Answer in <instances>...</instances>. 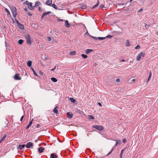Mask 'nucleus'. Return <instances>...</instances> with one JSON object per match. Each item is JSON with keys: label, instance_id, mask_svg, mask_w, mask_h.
I'll use <instances>...</instances> for the list:
<instances>
[{"label": "nucleus", "instance_id": "1", "mask_svg": "<svg viewBox=\"0 0 158 158\" xmlns=\"http://www.w3.org/2000/svg\"><path fill=\"white\" fill-rule=\"evenodd\" d=\"M12 13L13 14V17L15 18L17 16V10L15 7H12L11 9Z\"/></svg>", "mask_w": 158, "mask_h": 158}, {"label": "nucleus", "instance_id": "2", "mask_svg": "<svg viewBox=\"0 0 158 158\" xmlns=\"http://www.w3.org/2000/svg\"><path fill=\"white\" fill-rule=\"evenodd\" d=\"M144 52H140L138 54L136 57V60L137 61H139L140 60L141 56H142L143 57L144 56Z\"/></svg>", "mask_w": 158, "mask_h": 158}, {"label": "nucleus", "instance_id": "3", "mask_svg": "<svg viewBox=\"0 0 158 158\" xmlns=\"http://www.w3.org/2000/svg\"><path fill=\"white\" fill-rule=\"evenodd\" d=\"M93 127L96 128L99 131L102 130L104 129L103 127L101 125H94L93 126Z\"/></svg>", "mask_w": 158, "mask_h": 158}, {"label": "nucleus", "instance_id": "4", "mask_svg": "<svg viewBox=\"0 0 158 158\" xmlns=\"http://www.w3.org/2000/svg\"><path fill=\"white\" fill-rule=\"evenodd\" d=\"M25 37L27 40V43L28 44H31V42L30 35L27 34L25 35Z\"/></svg>", "mask_w": 158, "mask_h": 158}, {"label": "nucleus", "instance_id": "5", "mask_svg": "<svg viewBox=\"0 0 158 158\" xmlns=\"http://www.w3.org/2000/svg\"><path fill=\"white\" fill-rule=\"evenodd\" d=\"M24 3L27 5L28 8L30 10H32L33 9V7L32 5L31 2H28L27 1H26L24 2Z\"/></svg>", "mask_w": 158, "mask_h": 158}, {"label": "nucleus", "instance_id": "6", "mask_svg": "<svg viewBox=\"0 0 158 158\" xmlns=\"http://www.w3.org/2000/svg\"><path fill=\"white\" fill-rule=\"evenodd\" d=\"M14 79L16 80H20L21 77L19 76V75L18 73L16 74L14 76Z\"/></svg>", "mask_w": 158, "mask_h": 158}, {"label": "nucleus", "instance_id": "7", "mask_svg": "<svg viewBox=\"0 0 158 158\" xmlns=\"http://www.w3.org/2000/svg\"><path fill=\"white\" fill-rule=\"evenodd\" d=\"M26 146L27 148H29L31 147H32L33 146V144L29 142L27 143Z\"/></svg>", "mask_w": 158, "mask_h": 158}, {"label": "nucleus", "instance_id": "8", "mask_svg": "<svg viewBox=\"0 0 158 158\" xmlns=\"http://www.w3.org/2000/svg\"><path fill=\"white\" fill-rule=\"evenodd\" d=\"M67 115L68 118L70 119L72 118L73 114L72 113L68 112L67 113Z\"/></svg>", "mask_w": 158, "mask_h": 158}, {"label": "nucleus", "instance_id": "9", "mask_svg": "<svg viewBox=\"0 0 158 158\" xmlns=\"http://www.w3.org/2000/svg\"><path fill=\"white\" fill-rule=\"evenodd\" d=\"M51 13V11H48V12H46L44 13L42 15V17H41L42 19H43V17L44 16H45L47 15H48L49 14H50Z\"/></svg>", "mask_w": 158, "mask_h": 158}, {"label": "nucleus", "instance_id": "10", "mask_svg": "<svg viewBox=\"0 0 158 158\" xmlns=\"http://www.w3.org/2000/svg\"><path fill=\"white\" fill-rule=\"evenodd\" d=\"M58 107L57 106L55 107L53 110V112L56 114L58 113Z\"/></svg>", "mask_w": 158, "mask_h": 158}, {"label": "nucleus", "instance_id": "11", "mask_svg": "<svg viewBox=\"0 0 158 158\" xmlns=\"http://www.w3.org/2000/svg\"><path fill=\"white\" fill-rule=\"evenodd\" d=\"M44 150V148L42 147H39V148H38V150L39 152L40 153H42V152H43Z\"/></svg>", "mask_w": 158, "mask_h": 158}, {"label": "nucleus", "instance_id": "12", "mask_svg": "<svg viewBox=\"0 0 158 158\" xmlns=\"http://www.w3.org/2000/svg\"><path fill=\"white\" fill-rule=\"evenodd\" d=\"M52 0H47L46 4L48 5L51 6L52 4Z\"/></svg>", "mask_w": 158, "mask_h": 158}, {"label": "nucleus", "instance_id": "13", "mask_svg": "<svg viewBox=\"0 0 158 158\" xmlns=\"http://www.w3.org/2000/svg\"><path fill=\"white\" fill-rule=\"evenodd\" d=\"M6 137V135H3V136L2 138V139L0 140V143H1L2 142L4 141Z\"/></svg>", "mask_w": 158, "mask_h": 158}, {"label": "nucleus", "instance_id": "14", "mask_svg": "<svg viewBox=\"0 0 158 158\" xmlns=\"http://www.w3.org/2000/svg\"><path fill=\"white\" fill-rule=\"evenodd\" d=\"M57 157V155L54 153H52L51 155L50 158H56Z\"/></svg>", "mask_w": 158, "mask_h": 158}, {"label": "nucleus", "instance_id": "15", "mask_svg": "<svg viewBox=\"0 0 158 158\" xmlns=\"http://www.w3.org/2000/svg\"><path fill=\"white\" fill-rule=\"evenodd\" d=\"M65 25L66 27H67L69 28L70 27V24L69 23V22L68 20H66L65 21Z\"/></svg>", "mask_w": 158, "mask_h": 158}, {"label": "nucleus", "instance_id": "16", "mask_svg": "<svg viewBox=\"0 0 158 158\" xmlns=\"http://www.w3.org/2000/svg\"><path fill=\"white\" fill-rule=\"evenodd\" d=\"M25 145L23 144V145H19V149L20 150H22L23 148H24L25 147Z\"/></svg>", "mask_w": 158, "mask_h": 158}, {"label": "nucleus", "instance_id": "17", "mask_svg": "<svg viewBox=\"0 0 158 158\" xmlns=\"http://www.w3.org/2000/svg\"><path fill=\"white\" fill-rule=\"evenodd\" d=\"M41 4V3L39 1H37L35 2L34 7H37L38 6H40Z\"/></svg>", "mask_w": 158, "mask_h": 158}, {"label": "nucleus", "instance_id": "18", "mask_svg": "<svg viewBox=\"0 0 158 158\" xmlns=\"http://www.w3.org/2000/svg\"><path fill=\"white\" fill-rule=\"evenodd\" d=\"M93 50L91 49H87L85 50V52L86 54H88L90 52L93 51Z\"/></svg>", "mask_w": 158, "mask_h": 158}, {"label": "nucleus", "instance_id": "19", "mask_svg": "<svg viewBox=\"0 0 158 158\" xmlns=\"http://www.w3.org/2000/svg\"><path fill=\"white\" fill-rule=\"evenodd\" d=\"M33 119H32L30 122V123L29 124V125L27 126V127H26V129H28L31 126V125L32 124V122H33Z\"/></svg>", "mask_w": 158, "mask_h": 158}, {"label": "nucleus", "instance_id": "20", "mask_svg": "<svg viewBox=\"0 0 158 158\" xmlns=\"http://www.w3.org/2000/svg\"><path fill=\"white\" fill-rule=\"evenodd\" d=\"M33 119H32L30 122V123L29 124V125L27 126V127H26V129H28L31 126V125L32 124V122H33Z\"/></svg>", "mask_w": 158, "mask_h": 158}, {"label": "nucleus", "instance_id": "21", "mask_svg": "<svg viewBox=\"0 0 158 158\" xmlns=\"http://www.w3.org/2000/svg\"><path fill=\"white\" fill-rule=\"evenodd\" d=\"M126 47H129L130 46V42L128 40H127L126 41Z\"/></svg>", "mask_w": 158, "mask_h": 158}, {"label": "nucleus", "instance_id": "22", "mask_svg": "<svg viewBox=\"0 0 158 158\" xmlns=\"http://www.w3.org/2000/svg\"><path fill=\"white\" fill-rule=\"evenodd\" d=\"M99 1L98 0V2H97V3L95 5H94L93 7L92 8V9H93L94 8H95L97 7V6H98V5H99Z\"/></svg>", "mask_w": 158, "mask_h": 158}, {"label": "nucleus", "instance_id": "23", "mask_svg": "<svg viewBox=\"0 0 158 158\" xmlns=\"http://www.w3.org/2000/svg\"><path fill=\"white\" fill-rule=\"evenodd\" d=\"M18 25L19 26V27L20 29H23L24 28V26L22 24L19 23Z\"/></svg>", "mask_w": 158, "mask_h": 158}, {"label": "nucleus", "instance_id": "24", "mask_svg": "<svg viewBox=\"0 0 158 158\" xmlns=\"http://www.w3.org/2000/svg\"><path fill=\"white\" fill-rule=\"evenodd\" d=\"M31 64H32V62H31V61H28L27 62V66L28 67H31Z\"/></svg>", "mask_w": 158, "mask_h": 158}, {"label": "nucleus", "instance_id": "25", "mask_svg": "<svg viewBox=\"0 0 158 158\" xmlns=\"http://www.w3.org/2000/svg\"><path fill=\"white\" fill-rule=\"evenodd\" d=\"M5 11L7 13V15L8 16L9 15H11L10 13L9 10L6 8L5 9Z\"/></svg>", "mask_w": 158, "mask_h": 158}, {"label": "nucleus", "instance_id": "26", "mask_svg": "<svg viewBox=\"0 0 158 158\" xmlns=\"http://www.w3.org/2000/svg\"><path fill=\"white\" fill-rule=\"evenodd\" d=\"M51 80L54 82H56L57 81V79L55 77H52L51 78Z\"/></svg>", "mask_w": 158, "mask_h": 158}, {"label": "nucleus", "instance_id": "27", "mask_svg": "<svg viewBox=\"0 0 158 158\" xmlns=\"http://www.w3.org/2000/svg\"><path fill=\"white\" fill-rule=\"evenodd\" d=\"M70 101L72 102H73V103H74L76 101V100L75 99H74L73 98H70Z\"/></svg>", "mask_w": 158, "mask_h": 158}, {"label": "nucleus", "instance_id": "28", "mask_svg": "<svg viewBox=\"0 0 158 158\" xmlns=\"http://www.w3.org/2000/svg\"><path fill=\"white\" fill-rule=\"evenodd\" d=\"M88 118L90 119H94V118L93 116L91 115H89L88 116Z\"/></svg>", "mask_w": 158, "mask_h": 158}, {"label": "nucleus", "instance_id": "29", "mask_svg": "<svg viewBox=\"0 0 158 158\" xmlns=\"http://www.w3.org/2000/svg\"><path fill=\"white\" fill-rule=\"evenodd\" d=\"M76 54V52L75 51H73L70 52V54L71 55H74Z\"/></svg>", "mask_w": 158, "mask_h": 158}, {"label": "nucleus", "instance_id": "30", "mask_svg": "<svg viewBox=\"0 0 158 158\" xmlns=\"http://www.w3.org/2000/svg\"><path fill=\"white\" fill-rule=\"evenodd\" d=\"M23 40H19L18 43L19 44H23Z\"/></svg>", "mask_w": 158, "mask_h": 158}, {"label": "nucleus", "instance_id": "31", "mask_svg": "<svg viewBox=\"0 0 158 158\" xmlns=\"http://www.w3.org/2000/svg\"><path fill=\"white\" fill-rule=\"evenodd\" d=\"M81 56L83 58H86L87 57V56L84 54H82L81 55Z\"/></svg>", "mask_w": 158, "mask_h": 158}, {"label": "nucleus", "instance_id": "32", "mask_svg": "<svg viewBox=\"0 0 158 158\" xmlns=\"http://www.w3.org/2000/svg\"><path fill=\"white\" fill-rule=\"evenodd\" d=\"M106 38V37H98V39L99 40H103Z\"/></svg>", "mask_w": 158, "mask_h": 158}, {"label": "nucleus", "instance_id": "33", "mask_svg": "<svg viewBox=\"0 0 158 158\" xmlns=\"http://www.w3.org/2000/svg\"><path fill=\"white\" fill-rule=\"evenodd\" d=\"M52 6L53 8H55V9H56L57 8V6H56V5L55 4H53L52 5Z\"/></svg>", "mask_w": 158, "mask_h": 158}, {"label": "nucleus", "instance_id": "34", "mask_svg": "<svg viewBox=\"0 0 158 158\" xmlns=\"http://www.w3.org/2000/svg\"><path fill=\"white\" fill-rule=\"evenodd\" d=\"M144 25H144L145 27L147 28H148L149 27V25H148L146 23H145Z\"/></svg>", "mask_w": 158, "mask_h": 158}, {"label": "nucleus", "instance_id": "35", "mask_svg": "<svg viewBox=\"0 0 158 158\" xmlns=\"http://www.w3.org/2000/svg\"><path fill=\"white\" fill-rule=\"evenodd\" d=\"M105 37H106V38H111L112 37V36H111V35H108L107 36H106Z\"/></svg>", "mask_w": 158, "mask_h": 158}, {"label": "nucleus", "instance_id": "36", "mask_svg": "<svg viewBox=\"0 0 158 158\" xmlns=\"http://www.w3.org/2000/svg\"><path fill=\"white\" fill-rule=\"evenodd\" d=\"M47 40L48 41H51L52 39H51V38L50 37L48 36L47 37Z\"/></svg>", "mask_w": 158, "mask_h": 158}, {"label": "nucleus", "instance_id": "37", "mask_svg": "<svg viewBox=\"0 0 158 158\" xmlns=\"http://www.w3.org/2000/svg\"><path fill=\"white\" fill-rule=\"evenodd\" d=\"M92 38L95 39V40H98V37H96L93 36H90Z\"/></svg>", "mask_w": 158, "mask_h": 158}, {"label": "nucleus", "instance_id": "38", "mask_svg": "<svg viewBox=\"0 0 158 158\" xmlns=\"http://www.w3.org/2000/svg\"><path fill=\"white\" fill-rule=\"evenodd\" d=\"M120 143V140H118L116 142V143L115 144V145H117L118 144Z\"/></svg>", "mask_w": 158, "mask_h": 158}, {"label": "nucleus", "instance_id": "39", "mask_svg": "<svg viewBox=\"0 0 158 158\" xmlns=\"http://www.w3.org/2000/svg\"><path fill=\"white\" fill-rule=\"evenodd\" d=\"M15 20L16 23L18 25L19 24V23L18 20H17L15 18Z\"/></svg>", "mask_w": 158, "mask_h": 158}, {"label": "nucleus", "instance_id": "40", "mask_svg": "<svg viewBox=\"0 0 158 158\" xmlns=\"http://www.w3.org/2000/svg\"><path fill=\"white\" fill-rule=\"evenodd\" d=\"M82 8L83 9H85L86 8V6L85 5H82Z\"/></svg>", "mask_w": 158, "mask_h": 158}, {"label": "nucleus", "instance_id": "41", "mask_svg": "<svg viewBox=\"0 0 158 158\" xmlns=\"http://www.w3.org/2000/svg\"><path fill=\"white\" fill-rule=\"evenodd\" d=\"M140 48V46L139 45H137L135 48V49H139Z\"/></svg>", "mask_w": 158, "mask_h": 158}, {"label": "nucleus", "instance_id": "42", "mask_svg": "<svg viewBox=\"0 0 158 158\" xmlns=\"http://www.w3.org/2000/svg\"><path fill=\"white\" fill-rule=\"evenodd\" d=\"M152 73L151 71H150V72H149V77L151 78V76H152Z\"/></svg>", "mask_w": 158, "mask_h": 158}, {"label": "nucleus", "instance_id": "43", "mask_svg": "<svg viewBox=\"0 0 158 158\" xmlns=\"http://www.w3.org/2000/svg\"><path fill=\"white\" fill-rule=\"evenodd\" d=\"M32 70V71H33V72L34 75L35 76H37V74L34 71V70Z\"/></svg>", "mask_w": 158, "mask_h": 158}, {"label": "nucleus", "instance_id": "44", "mask_svg": "<svg viewBox=\"0 0 158 158\" xmlns=\"http://www.w3.org/2000/svg\"><path fill=\"white\" fill-rule=\"evenodd\" d=\"M135 80H135V79H133V80H132V81H131V82L130 83H134V82H135Z\"/></svg>", "mask_w": 158, "mask_h": 158}, {"label": "nucleus", "instance_id": "45", "mask_svg": "<svg viewBox=\"0 0 158 158\" xmlns=\"http://www.w3.org/2000/svg\"><path fill=\"white\" fill-rule=\"evenodd\" d=\"M23 118H24V116L23 115V116H22V117L20 119V121H22L23 120Z\"/></svg>", "mask_w": 158, "mask_h": 158}, {"label": "nucleus", "instance_id": "46", "mask_svg": "<svg viewBox=\"0 0 158 158\" xmlns=\"http://www.w3.org/2000/svg\"><path fill=\"white\" fill-rule=\"evenodd\" d=\"M104 5L102 4H101L100 5V8H103L104 7Z\"/></svg>", "mask_w": 158, "mask_h": 158}, {"label": "nucleus", "instance_id": "47", "mask_svg": "<svg viewBox=\"0 0 158 158\" xmlns=\"http://www.w3.org/2000/svg\"><path fill=\"white\" fill-rule=\"evenodd\" d=\"M126 139H124L123 140V143H125L126 142Z\"/></svg>", "mask_w": 158, "mask_h": 158}, {"label": "nucleus", "instance_id": "48", "mask_svg": "<svg viewBox=\"0 0 158 158\" xmlns=\"http://www.w3.org/2000/svg\"><path fill=\"white\" fill-rule=\"evenodd\" d=\"M116 81L117 82H119L120 81V80L119 79H117L116 80Z\"/></svg>", "mask_w": 158, "mask_h": 158}, {"label": "nucleus", "instance_id": "49", "mask_svg": "<svg viewBox=\"0 0 158 158\" xmlns=\"http://www.w3.org/2000/svg\"><path fill=\"white\" fill-rule=\"evenodd\" d=\"M40 127V125L39 124H37V126H36V127L37 128H39Z\"/></svg>", "mask_w": 158, "mask_h": 158}, {"label": "nucleus", "instance_id": "50", "mask_svg": "<svg viewBox=\"0 0 158 158\" xmlns=\"http://www.w3.org/2000/svg\"><path fill=\"white\" fill-rule=\"evenodd\" d=\"M143 10L142 9H139L138 11V12H141Z\"/></svg>", "mask_w": 158, "mask_h": 158}, {"label": "nucleus", "instance_id": "51", "mask_svg": "<svg viewBox=\"0 0 158 158\" xmlns=\"http://www.w3.org/2000/svg\"><path fill=\"white\" fill-rule=\"evenodd\" d=\"M151 78V77H148V79L147 80V82H148L150 81Z\"/></svg>", "mask_w": 158, "mask_h": 158}, {"label": "nucleus", "instance_id": "52", "mask_svg": "<svg viewBox=\"0 0 158 158\" xmlns=\"http://www.w3.org/2000/svg\"><path fill=\"white\" fill-rule=\"evenodd\" d=\"M98 105H99L100 106H102V104L98 102Z\"/></svg>", "mask_w": 158, "mask_h": 158}, {"label": "nucleus", "instance_id": "53", "mask_svg": "<svg viewBox=\"0 0 158 158\" xmlns=\"http://www.w3.org/2000/svg\"><path fill=\"white\" fill-rule=\"evenodd\" d=\"M120 158H123L122 154H120Z\"/></svg>", "mask_w": 158, "mask_h": 158}, {"label": "nucleus", "instance_id": "54", "mask_svg": "<svg viewBox=\"0 0 158 158\" xmlns=\"http://www.w3.org/2000/svg\"><path fill=\"white\" fill-rule=\"evenodd\" d=\"M125 61V60H124V59H123V60H121L120 61V62H124Z\"/></svg>", "mask_w": 158, "mask_h": 158}, {"label": "nucleus", "instance_id": "55", "mask_svg": "<svg viewBox=\"0 0 158 158\" xmlns=\"http://www.w3.org/2000/svg\"><path fill=\"white\" fill-rule=\"evenodd\" d=\"M124 151V149H123V150H121V153L120 154H122L123 153V152Z\"/></svg>", "mask_w": 158, "mask_h": 158}, {"label": "nucleus", "instance_id": "56", "mask_svg": "<svg viewBox=\"0 0 158 158\" xmlns=\"http://www.w3.org/2000/svg\"><path fill=\"white\" fill-rule=\"evenodd\" d=\"M41 45H42V48H44V44H42Z\"/></svg>", "mask_w": 158, "mask_h": 158}, {"label": "nucleus", "instance_id": "57", "mask_svg": "<svg viewBox=\"0 0 158 158\" xmlns=\"http://www.w3.org/2000/svg\"><path fill=\"white\" fill-rule=\"evenodd\" d=\"M27 9L26 8H24V10L25 11H27Z\"/></svg>", "mask_w": 158, "mask_h": 158}, {"label": "nucleus", "instance_id": "58", "mask_svg": "<svg viewBox=\"0 0 158 158\" xmlns=\"http://www.w3.org/2000/svg\"><path fill=\"white\" fill-rule=\"evenodd\" d=\"M40 73L41 75H42L43 74V73L42 72H41L40 71Z\"/></svg>", "mask_w": 158, "mask_h": 158}, {"label": "nucleus", "instance_id": "59", "mask_svg": "<svg viewBox=\"0 0 158 158\" xmlns=\"http://www.w3.org/2000/svg\"><path fill=\"white\" fill-rule=\"evenodd\" d=\"M58 21H63V20L62 19H59L58 20Z\"/></svg>", "mask_w": 158, "mask_h": 158}, {"label": "nucleus", "instance_id": "60", "mask_svg": "<svg viewBox=\"0 0 158 158\" xmlns=\"http://www.w3.org/2000/svg\"><path fill=\"white\" fill-rule=\"evenodd\" d=\"M56 68V66H55L54 68L52 69H55Z\"/></svg>", "mask_w": 158, "mask_h": 158}, {"label": "nucleus", "instance_id": "61", "mask_svg": "<svg viewBox=\"0 0 158 158\" xmlns=\"http://www.w3.org/2000/svg\"><path fill=\"white\" fill-rule=\"evenodd\" d=\"M133 0H130V2H131V1H132Z\"/></svg>", "mask_w": 158, "mask_h": 158}, {"label": "nucleus", "instance_id": "62", "mask_svg": "<svg viewBox=\"0 0 158 158\" xmlns=\"http://www.w3.org/2000/svg\"><path fill=\"white\" fill-rule=\"evenodd\" d=\"M157 34L158 35V31L157 32Z\"/></svg>", "mask_w": 158, "mask_h": 158}, {"label": "nucleus", "instance_id": "63", "mask_svg": "<svg viewBox=\"0 0 158 158\" xmlns=\"http://www.w3.org/2000/svg\"><path fill=\"white\" fill-rule=\"evenodd\" d=\"M25 0H21L22 1H24Z\"/></svg>", "mask_w": 158, "mask_h": 158}, {"label": "nucleus", "instance_id": "64", "mask_svg": "<svg viewBox=\"0 0 158 158\" xmlns=\"http://www.w3.org/2000/svg\"><path fill=\"white\" fill-rule=\"evenodd\" d=\"M31 69H33V68H31Z\"/></svg>", "mask_w": 158, "mask_h": 158}]
</instances>
